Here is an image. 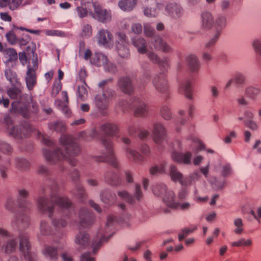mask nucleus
Segmentation results:
<instances>
[{
	"label": "nucleus",
	"mask_w": 261,
	"mask_h": 261,
	"mask_svg": "<svg viewBox=\"0 0 261 261\" xmlns=\"http://www.w3.org/2000/svg\"><path fill=\"white\" fill-rule=\"evenodd\" d=\"M60 142L64 148L66 150V154L60 150H56L54 152L44 150L43 154L45 159L50 163H54L59 159H67L72 165H74L75 161L69 159L70 156L75 155L80 151L78 144L74 139L71 136L63 135L61 137Z\"/></svg>",
	"instance_id": "1"
},
{
	"label": "nucleus",
	"mask_w": 261,
	"mask_h": 261,
	"mask_svg": "<svg viewBox=\"0 0 261 261\" xmlns=\"http://www.w3.org/2000/svg\"><path fill=\"white\" fill-rule=\"evenodd\" d=\"M55 203L62 208H67L71 205L68 199L60 195L53 196L50 201L45 197H40L37 200L38 210L42 213L47 214L49 217L53 213V203Z\"/></svg>",
	"instance_id": "2"
},
{
	"label": "nucleus",
	"mask_w": 261,
	"mask_h": 261,
	"mask_svg": "<svg viewBox=\"0 0 261 261\" xmlns=\"http://www.w3.org/2000/svg\"><path fill=\"white\" fill-rule=\"evenodd\" d=\"M90 63L97 67L102 66L105 70L111 73L117 71L116 66L111 62L107 55L102 53L96 52L90 58Z\"/></svg>",
	"instance_id": "3"
},
{
	"label": "nucleus",
	"mask_w": 261,
	"mask_h": 261,
	"mask_svg": "<svg viewBox=\"0 0 261 261\" xmlns=\"http://www.w3.org/2000/svg\"><path fill=\"white\" fill-rule=\"evenodd\" d=\"M93 10L91 17L96 20L106 23L112 20V13L110 10L103 8L96 0L93 1Z\"/></svg>",
	"instance_id": "4"
},
{
	"label": "nucleus",
	"mask_w": 261,
	"mask_h": 261,
	"mask_svg": "<svg viewBox=\"0 0 261 261\" xmlns=\"http://www.w3.org/2000/svg\"><path fill=\"white\" fill-rule=\"evenodd\" d=\"M114 95L113 90L107 89L102 93L98 94L94 97L95 105L101 113L105 114V111L108 108L109 101L113 98Z\"/></svg>",
	"instance_id": "5"
},
{
	"label": "nucleus",
	"mask_w": 261,
	"mask_h": 261,
	"mask_svg": "<svg viewBox=\"0 0 261 261\" xmlns=\"http://www.w3.org/2000/svg\"><path fill=\"white\" fill-rule=\"evenodd\" d=\"M97 44L106 48H111L114 44V37L113 34L108 30L100 29L96 35Z\"/></svg>",
	"instance_id": "6"
},
{
	"label": "nucleus",
	"mask_w": 261,
	"mask_h": 261,
	"mask_svg": "<svg viewBox=\"0 0 261 261\" xmlns=\"http://www.w3.org/2000/svg\"><path fill=\"white\" fill-rule=\"evenodd\" d=\"M162 3H157L155 0H146L143 4V13L148 17H155L163 9Z\"/></svg>",
	"instance_id": "7"
},
{
	"label": "nucleus",
	"mask_w": 261,
	"mask_h": 261,
	"mask_svg": "<svg viewBox=\"0 0 261 261\" xmlns=\"http://www.w3.org/2000/svg\"><path fill=\"white\" fill-rule=\"evenodd\" d=\"M7 94L11 98L17 100L12 103V109L14 111L18 112L22 110L21 106H19L21 103L25 108L26 103L24 101L25 96L21 94V91L19 89H10L7 91Z\"/></svg>",
	"instance_id": "8"
},
{
	"label": "nucleus",
	"mask_w": 261,
	"mask_h": 261,
	"mask_svg": "<svg viewBox=\"0 0 261 261\" xmlns=\"http://www.w3.org/2000/svg\"><path fill=\"white\" fill-rule=\"evenodd\" d=\"M32 65L29 63L28 71L25 76V82L27 88L29 90L33 89L36 84V70L38 68V64L36 60H32Z\"/></svg>",
	"instance_id": "9"
},
{
	"label": "nucleus",
	"mask_w": 261,
	"mask_h": 261,
	"mask_svg": "<svg viewBox=\"0 0 261 261\" xmlns=\"http://www.w3.org/2000/svg\"><path fill=\"white\" fill-rule=\"evenodd\" d=\"M152 84L155 89L160 93H166L169 89L167 77L164 73L155 75L152 80Z\"/></svg>",
	"instance_id": "10"
},
{
	"label": "nucleus",
	"mask_w": 261,
	"mask_h": 261,
	"mask_svg": "<svg viewBox=\"0 0 261 261\" xmlns=\"http://www.w3.org/2000/svg\"><path fill=\"white\" fill-rule=\"evenodd\" d=\"M19 248L21 252L23 253L24 256L29 261H32L34 255H32L30 251V244L28 241V237L25 234H19Z\"/></svg>",
	"instance_id": "11"
},
{
	"label": "nucleus",
	"mask_w": 261,
	"mask_h": 261,
	"mask_svg": "<svg viewBox=\"0 0 261 261\" xmlns=\"http://www.w3.org/2000/svg\"><path fill=\"white\" fill-rule=\"evenodd\" d=\"M153 140L157 144H160L165 139L167 131L164 126L160 122H155L153 128Z\"/></svg>",
	"instance_id": "12"
},
{
	"label": "nucleus",
	"mask_w": 261,
	"mask_h": 261,
	"mask_svg": "<svg viewBox=\"0 0 261 261\" xmlns=\"http://www.w3.org/2000/svg\"><path fill=\"white\" fill-rule=\"evenodd\" d=\"M103 144L105 146L107 154L100 161H107L113 166H117L118 162L113 152L112 149L113 145L110 139L103 140Z\"/></svg>",
	"instance_id": "13"
},
{
	"label": "nucleus",
	"mask_w": 261,
	"mask_h": 261,
	"mask_svg": "<svg viewBox=\"0 0 261 261\" xmlns=\"http://www.w3.org/2000/svg\"><path fill=\"white\" fill-rule=\"evenodd\" d=\"M192 155V153L190 151L180 153L174 150L171 154V158L176 163L184 165H190L191 164Z\"/></svg>",
	"instance_id": "14"
},
{
	"label": "nucleus",
	"mask_w": 261,
	"mask_h": 261,
	"mask_svg": "<svg viewBox=\"0 0 261 261\" xmlns=\"http://www.w3.org/2000/svg\"><path fill=\"white\" fill-rule=\"evenodd\" d=\"M165 11L170 16L178 18L184 14V10L181 6L176 3H171L165 7Z\"/></svg>",
	"instance_id": "15"
},
{
	"label": "nucleus",
	"mask_w": 261,
	"mask_h": 261,
	"mask_svg": "<svg viewBox=\"0 0 261 261\" xmlns=\"http://www.w3.org/2000/svg\"><path fill=\"white\" fill-rule=\"evenodd\" d=\"M30 131V127L27 125L25 126H15L11 127L9 130L10 135L16 139H21L28 136Z\"/></svg>",
	"instance_id": "16"
},
{
	"label": "nucleus",
	"mask_w": 261,
	"mask_h": 261,
	"mask_svg": "<svg viewBox=\"0 0 261 261\" xmlns=\"http://www.w3.org/2000/svg\"><path fill=\"white\" fill-rule=\"evenodd\" d=\"M74 243L80 249L86 248L90 244L89 234L85 231L79 232L75 237Z\"/></svg>",
	"instance_id": "17"
},
{
	"label": "nucleus",
	"mask_w": 261,
	"mask_h": 261,
	"mask_svg": "<svg viewBox=\"0 0 261 261\" xmlns=\"http://www.w3.org/2000/svg\"><path fill=\"white\" fill-rule=\"evenodd\" d=\"M80 225L82 227H87L90 225L94 220L92 214L88 212L86 208H82L79 213Z\"/></svg>",
	"instance_id": "18"
},
{
	"label": "nucleus",
	"mask_w": 261,
	"mask_h": 261,
	"mask_svg": "<svg viewBox=\"0 0 261 261\" xmlns=\"http://www.w3.org/2000/svg\"><path fill=\"white\" fill-rule=\"evenodd\" d=\"M131 41L139 54H144L148 51L147 43L144 38L142 37H132Z\"/></svg>",
	"instance_id": "19"
},
{
	"label": "nucleus",
	"mask_w": 261,
	"mask_h": 261,
	"mask_svg": "<svg viewBox=\"0 0 261 261\" xmlns=\"http://www.w3.org/2000/svg\"><path fill=\"white\" fill-rule=\"evenodd\" d=\"M153 45L155 49L165 53H169L173 50L172 46L162 38L159 36L154 38Z\"/></svg>",
	"instance_id": "20"
},
{
	"label": "nucleus",
	"mask_w": 261,
	"mask_h": 261,
	"mask_svg": "<svg viewBox=\"0 0 261 261\" xmlns=\"http://www.w3.org/2000/svg\"><path fill=\"white\" fill-rule=\"evenodd\" d=\"M62 95L64 100L62 101L59 99L56 100L55 101V105L59 109L61 110L67 117H69L71 112L68 107V97L67 93L65 91H63L62 92Z\"/></svg>",
	"instance_id": "21"
},
{
	"label": "nucleus",
	"mask_w": 261,
	"mask_h": 261,
	"mask_svg": "<svg viewBox=\"0 0 261 261\" xmlns=\"http://www.w3.org/2000/svg\"><path fill=\"white\" fill-rule=\"evenodd\" d=\"M162 198L167 206L172 208H177L178 201L176 200L175 194L173 191L168 190Z\"/></svg>",
	"instance_id": "22"
},
{
	"label": "nucleus",
	"mask_w": 261,
	"mask_h": 261,
	"mask_svg": "<svg viewBox=\"0 0 261 261\" xmlns=\"http://www.w3.org/2000/svg\"><path fill=\"white\" fill-rule=\"evenodd\" d=\"M118 86L124 93L130 94L134 90L131 80L128 77H121L118 82Z\"/></svg>",
	"instance_id": "23"
},
{
	"label": "nucleus",
	"mask_w": 261,
	"mask_h": 261,
	"mask_svg": "<svg viewBox=\"0 0 261 261\" xmlns=\"http://www.w3.org/2000/svg\"><path fill=\"white\" fill-rule=\"evenodd\" d=\"M201 27L203 29L208 30L213 26L214 20L212 14L208 12H204L201 14Z\"/></svg>",
	"instance_id": "24"
},
{
	"label": "nucleus",
	"mask_w": 261,
	"mask_h": 261,
	"mask_svg": "<svg viewBox=\"0 0 261 261\" xmlns=\"http://www.w3.org/2000/svg\"><path fill=\"white\" fill-rule=\"evenodd\" d=\"M178 91L180 93L184 94L187 98L192 99L193 91L190 81H186L181 82L178 87Z\"/></svg>",
	"instance_id": "25"
},
{
	"label": "nucleus",
	"mask_w": 261,
	"mask_h": 261,
	"mask_svg": "<svg viewBox=\"0 0 261 261\" xmlns=\"http://www.w3.org/2000/svg\"><path fill=\"white\" fill-rule=\"evenodd\" d=\"M201 177V175L198 171H194L184 178L182 186L189 187L195 185L196 182L199 180Z\"/></svg>",
	"instance_id": "26"
},
{
	"label": "nucleus",
	"mask_w": 261,
	"mask_h": 261,
	"mask_svg": "<svg viewBox=\"0 0 261 261\" xmlns=\"http://www.w3.org/2000/svg\"><path fill=\"white\" fill-rule=\"evenodd\" d=\"M169 175L173 181L178 182L182 186L184 180L183 174L177 169L174 165L170 166Z\"/></svg>",
	"instance_id": "27"
},
{
	"label": "nucleus",
	"mask_w": 261,
	"mask_h": 261,
	"mask_svg": "<svg viewBox=\"0 0 261 261\" xmlns=\"http://www.w3.org/2000/svg\"><path fill=\"white\" fill-rule=\"evenodd\" d=\"M126 156L130 160L135 163H140L143 161V157L137 151L135 150L130 147H126L124 148Z\"/></svg>",
	"instance_id": "28"
},
{
	"label": "nucleus",
	"mask_w": 261,
	"mask_h": 261,
	"mask_svg": "<svg viewBox=\"0 0 261 261\" xmlns=\"http://www.w3.org/2000/svg\"><path fill=\"white\" fill-rule=\"evenodd\" d=\"M185 60L187 62L190 69L192 72H197L200 68V63L197 57L193 54L188 55Z\"/></svg>",
	"instance_id": "29"
},
{
	"label": "nucleus",
	"mask_w": 261,
	"mask_h": 261,
	"mask_svg": "<svg viewBox=\"0 0 261 261\" xmlns=\"http://www.w3.org/2000/svg\"><path fill=\"white\" fill-rule=\"evenodd\" d=\"M137 0H120L118 3L119 8L125 12H130L136 7Z\"/></svg>",
	"instance_id": "30"
},
{
	"label": "nucleus",
	"mask_w": 261,
	"mask_h": 261,
	"mask_svg": "<svg viewBox=\"0 0 261 261\" xmlns=\"http://www.w3.org/2000/svg\"><path fill=\"white\" fill-rule=\"evenodd\" d=\"M42 253L45 257L51 261H56L58 257L57 249L51 246H45L42 251Z\"/></svg>",
	"instance_id": "31"
},
{
	"label": "nucleus",
	"mask_w": 261,
	"mask_h": 261,
	"mask_svg": "<svg viewBox=\"0 0 261 261\" xmlns=\"http://www.w3.org/2000/svg\"><path fill=\"white\" fill-rule=\"evenodd\" d=\"M100 129L105 134L110 136H112L116 134L118 130V127L114 123H105L101 125Z\"/></svg>",
	"instance_id": "32"
},
{
	"label": "nucleus",
	"mask_w": 261,
	"mask_h": 261,
	"mask_svg": "<svg viewBox=\"0 0 261 261\" xmlns=\"http://www.w3.org/2000/svg\"><path fill=\"white\" fill-rule=\"evenodd\" d=\"M253 242L251 239H246L245 238H240L237 241L230 243V246L232 247H250L252 246Z\"/></svg>",
	"instance_id": "33"
},
{
	"label": "nucleus",
	"mask_w": 261,
	"mask_h": 261,
	"mask_svg": "<svg viewBox=\"0 0 261 261\" xmlns=\"http://www.w3.org/2000/svg\"><path fill=\"white\" fill-rule=\"evenodd\" d=\"M128 44H116V48L118 55L122 58L127 59L129 57Z\"/></svg>",
	"instance_id": "34"
},
{
	"label": "nucleus",
	"mask_w": 261,
	"mask_h": 261,
	"mask_svg": "<svg viewBox=\"0 0 261 261\" xmlns=\"http://www.w3.org/2000/svg\"><path fill=\"white\" fill-rule=\"evenodd\" d=\"M5 76L11 84L14 86H18L20 85V82L17 76L16 73L11 70H6L5 71Z\"/></svg>",
	"instance_id": "35"
},
{
	"label": "nucleus",
	"mask_w": 261,
	"mask_h": 261,
	"mask_svg": "<svg viewBox=\"0 0 261 261\" xmlns=\"http://www.w3.org/2000/svg\"><path fill=\"white\" fill-rule=\"evenodd\" d=\"M16 246V240L14 239H10L3 245V248L6 253H10L14 251Z\"/></svg>",
	"instance_id": "36"
},
{
	"label": "nucleus",
	"mask_w": 261,
	"mask_h": 261,
	"mask_svg": "<svg viewBox=\"0 0 261 261\" xmlns=\"http://www.w3.org/2000/svg\"><path fill=\"white\" fill-rule=\"evenodd\" d=\"M30 163L24 158H17L15 160L16 167L20 171H26L30 167Z\"/></svg>",
	"instance_id": "37"
},
{
	"label": "nucleus",
	"mask_w": 261,
	"mask_h": 261,
	"mask_svg": "<svg viewBox=\"0 0 261 261\" xmlns=\"http://www.w3.org/2000/svg\"><path fill=\"white\" fill-rule=\"evenodd\" d=\"M168 190L166 185L163 184H156L152 189V192L154 195L162 197Z\"/></svg>",
	"instance_id": "38"
},
{
	"label": "nucleus",
	"mask_w": 261,
	"mask_h": 261,
	"mask_svg": "<svg viewBox=\"0 0 261 261\" xmlns=\"http://www.w3.org/2000/svg\"><path fill=\"white\" fill-rule=\"evenodd\" d=\"M245 93L251 98H255L261 93V89L257 87L249 86L245 89Z\"/></svg>",
	"instance_id": "39"
},
{
	"label": "nucleus",
	"mask_w": 261,
	"mask_h": 261,
	"mask_svg": "<svg viewBox=\"0 0 261 261\" xmlns=\"http://www.w3.org/2000/svg\"><path fill=\"white\" fill-rule=\"evenodd\" d=\"M216 29V32H219L220 35L222 30L226 25V18L223 16L218 17L214 21V25Z\"/></svg>",
	"instance_id": "40"
},
{
	"label": "nucleus",
	"mask_w": 261,
	"mask_h": 261,
	"mask_svg": "<svg viewBox=\"0 0 261 261\" xmlns=\"http://www.w3.org/2000/svg\"><path fill=\"white\" fill-rule=\"evenodd\" d=\"M233 225L235 227L234 232L236 234H240L244 231V223L241 218H236L233 220Z\"/></svg>",
	"instance_id": "41"
},
{
	"label": "nucleus",
	"mask_w": 261,
	"mask_h": 261,
	"mask_svg": "<svg viewBox=\"0 0 261 261\" xmlns=\"http://www.w3.org/2000/svg\"><path fill=\"white\" fill-rule=\"evenodd\" d=\"M166 171V164L162 163L159 165H154L150 168V173L152 175L163 174Z\"/></svg>",
	"instance_id": "42"
},
{
	"label": "nucleus",
	"mask_w": 261,
	"mask_h": 261,
	"mask_svg": "<svg viewBox=\"0 0 261 261\" xmlns=\"http://www.w3.org/2000/svg\"><path fill=\"white\" fill-rule=\"evenodd\" d=\"M147 113V107L144 102L140 103L135 110V115L137 117L145 116Z\"/></svg>",
	"instance_id": "43"
},
{
	"label": "nucleus",
	"mask_w": 261,
	"mask_h": 261,
	"mask_svg": "<svg viewBox=\"0 0 261 261\" xmlns=\"http://www.w3.org/2000/svg\"><path fill=\"white\" fill-rule=\"evenodd\" d=\"M115 196H112L109 191L102 192L101 194V200L107 204H111L115 202Z\"/></svg>",
	"instance_id": "44"
},
{
	"label": "nucleus",
	"mask_w": 261,
	"mask_h": 261,
	"mask_svg": "<svg viewBox=\"0 0 261 261\" xmlns=\"http://www.w3.org/2000/svg\"><path fill=\"white\" fill-rule=\"evenodd\" d=\"M81 36L83 38H89L92 34V26L89 24H85L83 25L81 32Z\"/></svg>",
	"instance_id": "45"
},
{
	"label": "nucleus",
	"mask_w": 261,
	"mask_h": 261,
	"mask_svg": "<svg viewBox=\"0 0 261 261\" xmlns=\"http://www.w3.org/2000/svg\"><path fill=\"white\" fill-rule=\"evenodd\" d=\"M197 229L196 226H193L190 228H185L182 229L178 235V238L179 241H182L189 234L193 232L195 230Z\"/></svg>",
	"instance_id": "46"
},
{
	"label": "nucleus",
	"mask_w": 261,
	"mask_h": 261,
	"mask_svg": "<svg viewBox=\"0 0 261 261\" xmlns=\"http://www.w3.org/2000/svg\"><path fill=\"white\" fill-rule=\"evenodd\" d=\"M211 183L213 188L216 190H219L224 187L225 181L224 180H218L216 177H214L212 178Z\"/></svg>",
	"instance_id": "47"
},
{
	"label": "nucleus",
	"mask_w": 261,
	"mask_h": 261,
	"mask_svg": "<svg viewBox=\"0 0 261 261\" xmlns=\"http://www.w3.org/2000/svg\"><path fill=\"white\" fill-rule=\"evenodd\" d=\"M252 47L255 53L261 56V38H255L251 42Z\"/></svg>",
	"instance_id": "48"
},
{
	"label": "nucleus",
	"mask_w": 261,
	"mask_h": 261,
	"mask_svg": "<svg viewBox=\"0 0 261 261\" xmlns=\"http://www.w3.org/2000/svg\"><path fill=\"white\" fill-rule=\"evenodd\" d=\"M116 44H128V41L126 34L124 33L119 32L116 33Z\"/></svg>",
	"instance_id": "49"
},
{
	"label": "nucleus",
	"mask_w": 261,
	"mask_h": 261,
	"mask_svg": "<svg viewBox=\"0 0 261 261\" xmlns=\"http://www.w3.org/2000/svg\"><path fill=\"white\" fill-rule=\"evenodd\" d=\"M107 232V231L106 230L105 234ZM98 235L99 236L97 237L98 238L94 240L93 243V245L94 246L93 249L94 252L95 251V246H99L102 243L107 241L109 239V238L106 237L105 234L103 235L102 233L99 232Z\"/></svg>",
	"instance_id": "50"
},
{
	"label": "nucleus",
	"mask_w": 261,
	"mask_h": 261,
	"mask_svg": "<svg viewBox=\"0 0 261 261\" xmlns=\"http://www.w3.org/2000/svg\"><path fill=\"white\" fill-rule=\"evenodd\" d=\"M220 36V32H215L214 36L205 44V47L208 49L212 48L217 42Z\"/></svg>",
	"instance_id": "51"
},
{
	"label": "nucleus",
	"mask_w": 261,
	"mask_h": 261,
	"mask_svg": "<svg viewBox=\"0 0 261 261\" xmlns=\"http://www.w3.org/2000/svg\"><path fill=\"white\" fill-rule=\"evenodd\" d=\"M52 224L56 229H60L66 226L67 221L63 219H56L52 221Z\"/></svg>",
	"instance_id": "52"
},
{
	"label": "nucleus",
	"mask_w": 261,
	"mask_h": 261,
	"mask_svg": "<svg viewBox=\"0 0 261 261\" xmlns=\"http://www.w3.org/2000/svg\"><path fill=\"white\" fill-rule=\"evenodd\" d=\"M5 55L8 57V61H13L17 59V54L13 48H7L5 50Z\"/></svg>",
	"instance_id": "53"
},
{
	"label": "nucleus",
	"mask_w": 261,
	"mask_h": 261,
	"mask_svg": "<svg viewBox=\"0 0 261 261\" xmlns=\"http://www.w3.org/2000/svg\"><path fill=\"white\" fill-rule=\"evenodd\" d=\"M50 227L45 221H41L40 223V233L42 235H48L51 233Z\"/></svg>",
	"instance_id": "54"
},
{
	"label": "nucleus",
	"mask_w": 261,
	"mask_h": 261,
	"mask_svg": "<svg viewBox=\"0 0 261 261\" xmlns=\"http://www.w3.org/2000/svg\"><path fill=\"white\" fill-rule=\"evenodd\" d=\"M161 114L165 120H170L172 117V113L170 111V109L166 106H164L162 108Z\"/></svg>",
	"instance_id": "55"
},
{
	"label": "nucleus",
	"mask_w": 261,
	"mask_h": 261,
	"mask_svg": "<svg viewBox=\"0 0 261 261\" xmlns=\"http://www.w3.org/2000/svg\"><path fill=\"white\" fill-rule=\"evenodd\" d=\"M157 64H158L160 68L166 70L170 67V60L168 57H163L162 59L159 58Z\"/></svg>",
	"instance_id": "56"
},
{
	"label": "nucleus",
	"mask_w": 261,
	"mask_h": 261,
	"mask_svg": "<svg viewBox=\"0 0 261 261\" xmlns=\"http://www.w3.org/2000/svg\"><path fill=\"white\" fill-rule=\"evenodd\" d=\"M86 87L87 85L85 83L78 86V95L81 99H83L87 96L88 91Z\"/></svg>",
	"instance_id": "57"
},
{
	"label": "nucleus",
	"mask_w": 261,
	"mask_h": 261,
	"mask_svg": "<svg viewBox=\"0 0 261 261\" xmlns=\"http://www.w3.org/2000/svg\"><path fill=\"white\" fill-rule=\"evenodd\" d=\"M232 172L231 166L229 164H225L221 166V174L224 177L229 176Z\"/></svg>",
	"instance_id": "58"
},
{
	"label": "nucleus",
	"mask_w": 261,
	"mask_h": 261,
	"mask_svg": "<svg viewBox=\"0 0 261 261\" xmlns=\"http://www.w3.org/2000/svg\"><path fill=\"white\" fill-rule=\"evenodd\" d=\"M254 119V115L250 110H245L243 113V116L239 117L238 119L239 121H249Z\"/></svg>",
	"instance_id": "59"
},
{
	"label": "nucleus",
	"mask_w": 261,
	"mask_h": 261,
	"mask_svg": "<svg viewBox=\"0 0 261 261\" xmlns=\"http://www.w3.org/2000/svg\"><path fill=\"white\" fill-rule=\"evenodd\" d=\"M6 37L8 42L14 45L17 43V38L15 34L13 31H10L7 33L6 35Z\"/></svg>",
	"instance_id": "60"
},
{
	"label": "nucleus",
	"mask_w": 261,
	"mask_h": 261,
	"mask_svg": "<svg viewBox=\"0 0 261 261\" xmlns=\"http://www.w3.org/2000/svg\"><path fill=\"white\" fill-rule=\"evenodd\" d=\"M118 195L120 198L126 200L128 202H133V197L126 191L122 190L119 191L118 192Z\"/></svg>",
	"instance_id": "61"
},
{
	"label": "nucleus",
	"mask_w": 261,
	"mask_h": 261,
	"mask_svg": "<svg viewBox=\"0 0 261 261\" xmlns=\"http://www.w3.org/2000/svg\"><path fill=\"white\" fill-rule=\"evenodd\" d=\"M62 89V84L60 81L55 80L53 85V90L51 91V94L53 96H56V95L59 93Z\"/></svg>",
	"instance_id": "62"
},
{
	"label": "nucleus",
	"mask_w": 261,
	"mask_h": 261,
	"mask_svg": "<svg viewBox=\"0 0 261 261\" xmlns=\"http://www.w3.org/2000/svg\"><path fill=\"white\" fill-rule=\"evenodd\" d=\"M154 32V30L152 28L150 24L146 23L144 24V33L145 36L147 37L152 36Z\"/></svg>",
	"instance_id": "63"
},
{
	"label": "nucleus",
	"mask_w": 261,
	"mask_h": 261,
	"mask_svg": "<svg viewBox=\"0 0 261 261\" xmlns=\"http://www.w3.org/2000/svg\"><path fill=\"white\" fill-rule=\"evenodd\" d=\"M234 79L236 83L237 84L240 85H243L245 84L246 81L245 75L240 72H238L236 73V74L234 76Z\"/></svg>",
	"instance_id": "64"
}]
</instances>
